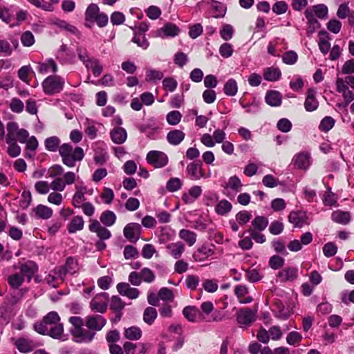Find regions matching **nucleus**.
Returning <instances> with one entry per match:
<instances>
[{
    "label": "nucleus",
    "mask_w": 354,
    "mask_h": 354,
    "mask_svg": "<svg viewBox=\"0 0 354 354\" xmlns=\"http://www.w3.org/2000/svg\"><path fill=\"white\" fill-rule=\"evenodd\" d=\"M158 295L159 299L165 301H173L174 299L172 290L165 287L160 289Z\"/></svg>",
    "instance_id": "864d4df0"
},
{
    "label": "nucleus",
    "mask_w": 354,
    "mask_h": 354,
    "mask_svg": "<svg viewBox=\"0 0 354 354\" xmlns=\"http://www.w3.org/2000/svg\"><path fill=\"white\" fill-rule=\"evenodd\" d=\"M298 59L297 54L293 51L290 50L284 53L282 57L283 62L288 65L294 64L297 62Z\"/></svg>",
    "instance_id": "0e129e2a"
},
{
    "label": "nucleus",
    "mask_w": 354,
    "mask_h": 354,
    "mask_svg": "<svg viewBox=\"0 0 354 354\" xmlns=\"http://www.w3.org/2000/svg\"><path fill=\"white\" fill-rule=\"evenodd\" d=\"M288 221L296 227H301L304 225L308 224L306 213L303 211L291 212L288 216Z\"/></svg>",
    "instance_id": "2eb2a0df"
},
{
    "label": "nucleus",
    "mask_w": 354,
    "mask_h": 354,
    "mask_svg": "<svg viewBox=\"0 0 354 354\" xmlns=\"http://www.w3.org/2000/svg\"><path fill=\"white\" fill-rule=\"evenodd\" d=\"M319 35L321 37L318 44L319 48L324 55H326L328 53L330 48V44L329 42L330 37L326 31H321Z\"/></svg>",
    "instance_id": "2f4dec72"
},
{
    "label": "nucleus",
    "mask_w": 354,
    "mask_h": 354,
    "mask_svg": "<svg viewBox=\"0 0 354 354\" xmlns=\"http://www.w3.org/2000/svg\"><path fill=\"white\" fill-rule=\"evenodd\" d=\"M281 73L278 68L269 67L264 70L263 77L266 80L275 82L280 79Z\"/></svg>",
    "instance_id": "72a5a7b5"
},
{
    "label": "nucleus",
    "mask_w": 354,
    "mask_h": 354,
    "mask_svg": "<svg viewBox=\"0 0 354 354\" xmlns=\"http://www.w3.org/2000/svg\"><path fill=\"white\" fill-rule=\"evenodd\" d=\"M310 10L313 11L314 15H315L321 19H326L328 16V7L325 4L320 3L315 5Z\"/></svg>",
    "instance_id": "79ce46f5"
},
{
    "label": "nucleus",
    "mask_w": 354,
    "mask_h": 354,
    "mask_svg": "<svg viewBox=\"0 0 354 354\" xmlns=\"http://www.w3.org/2000/svg\"><path fill=\"white\" fill-rule=\"evenodd\" d=\"M305 17L308 21V28L307 29V34L308 35H312L315 30L319 28L320 24L318 20L315 18L313 11L309 8L306 9L304 12Z\"/></svg>",
    "instance_id": "6ab92c4d"
},
{
    "label": "nucleus",
    "mask_w": 354,
    "mask_h": 354,
    "mask_svg": "<svg viewBox=\"0 0 354 354\" xmlns=\"http://www.w3.org/2000/svg\"><path fill=\"white\" fill-rule=\"evenodd\" d=\"M21 42L26 47L32 46L35 42L33 34L29 30L23 32L21 35Z\"/></svg>",
    "instance_id": "603ef678"
},
{
    "label": "nucleus",
    "mask_w": 354,
    "mask_h": 354,
    "mask_svg": "<svg viewBox=\"0 0 354 354\" xmlns=\"http://www.w3.org/2000/svg\"><path fill=\"white\" fill-rule=\"evenodd\" d=\"M33 328L39 334L61 342L68 339V335L65 333L64 324L61 322V317L55 311L47 313L41 321L34 324Z\"/></svg>",
    "instance_id": "f257e3e1"
},
{
    "label": "nucleus",
    "mask_w": 354,
    "mask_h": 354,
    "mask_svg": "<svg viewBox=\"0 0 354 354\" xmlns=\"http://www.w3.org/2000/svg\"><path fill=\"white\" fill-rule=\"evenodd\" d=\"M201 193L202 189L200 186H194L187 193L183 195L182 199L185 203H192L201 196Z\"/></svg>",
    "instance_id": "cd10ccee"
},
{
    "label": "nucleus",
    "mask_w": 354,
    "mask_h": 354,
    "mask_svg": "<svg viewBox=\"0 0 354 354\" xmlns=\"http://www.w3.org/2000/svg\"><path fill=\"white\" fill-rule=\"evenodd\" d=\"M232 207V204L228 201L223 199L217 203L215 210L218 214L225 215L231 211Z\"/></svg>",
    "instance_id": "c03bdc74"
},
{
    "label": "nucleus",
    "mask_w": 354,
    "mask_h": 354,
    "mask_svg": "<svg viewBox=\"0 0 354 354\" xmlns=\"http://www.w3.org/2000/svg\"><path fill=\"white\" fill-rule=\"evenodd\" d=\"M183 314L188 321L195 322L200 313L196 307L186 306L183 310Z\"/></svg>",
    "instance_id": "a19ab883"
},
{
    "label": "nucleus",
    "mask_w": 354,
    "mask_h": 354,
    "mask_svg": "<svg viewBox=\"0 0 354 354\" xmlns=\"http://www.w3.org/2000/svg\"><path fill=\"white\" fill-rule=\"evenodd\" d=\"M54 24L56 25L60 29H62L72 35H74L77 37H80V33L78 29L73 25L60 19H56L54 21Z\"/></svg>",
    "instance_id": "473e14b6"
},
{
    "label": "nucleus",
    "mask_w": 354,
    "mask_h": 354,
    "mask_svg": "<svg viewBox=\"0 0 354 354\" xmlns=\"http://www.w3.org/2000/svg\"><path fill=\"white\" fill-rule=\"evenodd\" d=\"M86 67L93 71V75L95 77L99 76L102 71V66L100 64L97 59L92 58L88 59L86 63Z\"/></svg>",
    "instance_id": "de8ad7c7"
},
{
    "label": "nucleus",
    "mask_w": 354,
    "mask_h": 354,
    "mask_svg": "<svg viewBox=\"0 0 354 354\" xmlns=\"http://www.w3.org/2000/svg\"><path fill=\"white\" fill-rule=\"evenodd\" d=\"M9 108L12 112L20 113L24 111V104L21 100L17 97H13L9 103Z\"/></svg>",
    "instance_id": "3c124183"
},
{
    "label": "nucleus",
    "mask_w": 354,
    "mask_h": 354,
    "mask_svg": "<svg viewBox=\"0 0 354 354\" xmlns=\"http://www.w3.org/2000/svg\"><path fill=\"white\" fill-rule=\"evenodd\" d=\"M35 216L39 218L48 219L53 215V209L44 205H38L33 209Z\"/></svg>",
    "instance_id": "c756f323"
},
{
    "label": "nucleus",
    "mask_w": 354,
    "mask_h": 354,
    "mask_svg": "<svg viewBox=\"0 0 354 354\" xmlns=\"http://www.w3.org/2000/svg\"><path fill=\"white\" fill-rule=\"evenodd\" d=\"M99 15V8L96 4L92 3L88 6L86 10L85 16L86 20L89 21H94V19Z\"/></svg>",
    "instance_id": "09e8293b"
},
{
    "label": "nucleus",
    "mask_w": 354,
    "mask_h": 354,
    "mask_svg": "<svg viewBox=\"0 0 354 354\" xmlns=\"http://www.w3.org/2000/svg\"><path fill=\"white\" fill-rule=\"evenodd\" d=\"M255 319V312L249 308L241 309L236 314L237 322L241 325L249 326Z\"/></svg>",
    "instance_id": "f8f14e48"
},
{
    "label": "nucleus",
    "mask_w": 354,
    "mask_h": 354,
    "mask_svg": "<svg viewBox=\"0 0 354 354\" xmlns=\"http://www.w3.org/2000/svg\"><path fill=\"white\" fill-rule=\"evenodd\" d=\"M182 115L178 111H172L167 115V120L169 124L176 125L181 120Z\"/></svg>",
    "instance_id": "e2e57ef3"
},
{
    "label": "nucleus",
    "mask_w": 354,
    "mask_h": 354,
    "mask_svg": "<svg viewBox=\"0 0 354 354\" xmlns=\"http://www.w3.org/2000/svg\"><path fill=\"white\" fill-rule=\"evenodd\" d=\"M19 269L21 275L24 276V277H27L28 281H30L35 273L37 272L38 267L35 263L29 261L21 264Z\"/></svg>",
    "instance_id": "a211bd4d"
},
{
    "label": "nucleus",
    "mask_w": 354,
    "mask_h": 354,
    "mask_svg": "<svg viewBox=\"0 0 354 354\" xmlns=\"http://www.w3.org/2000/svg\"><path fill=\"white\" fill-rule=\"evenodd\" d=\"M243 184L241 180L236 176H231L227 182V187L238 192H240Z\"/></svg>",
    "instance_id": "4d7b16f0"
},
{
    "label": "nucleus",
    "mask_w": 354,
    "mask_h": 354,
    "mask_svg": "<svg viewBox=\"0 0 354 354\" xmlns=\"http://www.w3.org/2000/svg\"><path fill=\"white\" fill-rule=\"evenodd\" d=\"M15 346L21 353H29L36 347V344L32 340L26 338H19L17 339L15 342Z\"/></svg>",
    "instance_id": "393cba45"
},
{
    "label": "nucleus",
    "mask_w": 354,
    "mask_h": 354,
    "mask_svg": "<svg viewBox=\"0 0 354 354\" xmlns=\"http://www.w3.org/2000/svg\"><path fill=\"white\" fill-rule=\"evenodd\" d=\"M185 137L184 132L178 129H174L167 133V140L170 145H178L184 140Z\"/></svg>",
    "instance_id": "bb28decb"
},
{
    "label": "nucleus",
    "mask_w": 354,
    "mask_h": 354,
    "mask_svg": "<svg viewBox=\"0 0 354 354\" xmlns=\"http://www.w3.org/2000/svg\"><path fill=\"white\" fill-rule=\"evenodd\" d=\"M315 91L313 88H309L307 91L304 107L308 112L315 111L318 108L319 102L315 98Z\"/></svg>",
    "instance_id": "f3484780"
},
{
    "label": "nucleus",
    "mask_w": 354,
    "mask_h": 354,
    "mask_svg": "<svg viewBox=\"0 0 354 354\" xmlns=\"http://www.w3.org/2000/svg\"><path fill=\"white\" fill-rule=\"evenodd\" d=\"M186 171L187 176L193 180H198L210 176L209 174H205L203 168V164L201 162H192L188 164Z\"/></svg>",
    "instance_id": "0eeeda50"
},
{
    "label": "nucleus",
    "mask_w": 354,
    "mask_h": 354,
    "mask_svg": "<svg viewBox=\"0 0 354 354\" xmlns=\"http://www.w3.org/2000/svg\"><path fill=\"white\" fill-rule=\"evenodd\" d=\"M214 253V251L213 248L206 245H203L194 253L193 258L196 261L202 262L213 255Z\"/></svg>",
    "instance_id": "aec40b11"
},
{
    "label": "nucleus",
    "mask_w": 354,
    "mask_h": 354,
    "mask_svg": "<svg viewBox=\"0 0 354 354\" xmlns=\"http://www.w3.org/2000/svg\"><path fill=\"white\" fill-rule=\"evenodd\" d=\"M142 330L138 326H131L124 331V336L129 340H138L142 337Z\"/></svg>",
    "instance_id": "e433bc0d"
},
{
    "label": "nucleus",
    "mask_w": 354,
    "mask_h": 354,
    "mask_svg": "<svg viewBox=\"0 0 354 354\" xmlns=\"http://www.w3.org/2000/svg\"><path fill=\"white\" fill-rule=\"evenodd\" d=\"M174 231L169 226L160 227V234L158 235L159 242L160 243H166L174 236Z\"/></svg>",
    "instance_id": "c9c22d12"
},
{
    "label": "nucleus",
    "mask_w": 354,
    "mask_h": 354,
    "mask_svg": "<svg viewBox=\"0 0 354 354\" xmlns=\"http://www.w3.org/2000/svg\"><path fill=\"white\" fill-rule=\"evenodd\" d=\"M118 292L130 299H136L140 295V291L136 288L131 287L128 283H119L117 285Z\"/></svg>",
    "instance_id": "4468645a"
},
{
    "label": "nucleus",
    "mask_w": 354,
    "mask_h": 354,
    "mask_svg": "<svg viewBox=\"0 0 354 354\" xmlns=\"http://www.w3.org/2000/svg\"><path fill=\"white\" fill-rule=\"evenodd\" d=\"M64 80L59 75H50L41 83L44 92L46 95H53L60 93L64 86Z\"/></svg>",
    "instance_id": "20e7f679"
},
{
    "label": "nucleus",
    "mask_w": 354,
    "mask_h": 354,
    "mask_svg": "<svg viewBox=\"0 0 354 354\" xmlns=\"http://www.w3.org/2000/svg\"><path fill=\"white\" fill-rule=\"evenodd\" d=\"M168 253L174 259H179L185 251V245L181 242L168 244L166 246Z\"/></svg>",
    "instance_id": "5701e85b"
},
{
    "label": "nucleus",
    "mask_w": 354,
    "mask_h": 354,
    "mask_svg": "<svg viewBox=\"0 0 354 354\" xmlns=\"http://www.w3.org/2000/svg\"><path fill=\"white\" fill-rule=\"evenodd\" d=\"M111 140L118 145L124 143L127 138V133L122 127H115L110 133Z\"/></svg>",
    "instance_id": "412c9836"
},
{
    "label": "nucleus",
    "mask_w": 354,
    "mask_h": 354,
    "mask_svg": "<svg viewBox=\"0 0 354 354\" xmlns=\"http://www.w3.org/2000/svg\"><path fill=\"white\" fill-rule=\"evenodd\" d=\"M335 122V121L332 117L326 116L322 120L319 124V129L322 131L327 132L333 127Z\"/></svg>",
    "instance_id": "6e6d98bb"
},
{
    "label": "nucleus",
    "mask_w": 354,
    "mask_h": 354,
    "mask_svg": "<svg viewBox=\"0 0 354 354\" xmlns=\"http://www.w3.org/2000/svg\"><path fill=\"white\" fill-rule=\"evenodd\" d=\"M84 220L82 216H75L71 222L68 224L67 228L69 233H75L77 231L81 230L84 227Z\"/></svg>",
    "instance_id": "f704fd0d"
},
{
    "label": "nucleus",
    "mask_w": 354,
    "mask_h": 354,
    "mask_svg": "<svg viewBox=\"0 0 354 354\" xmlns=\"http://www.w3.org/2000/svg\"><path fill=\"white\" fill-rule=\"evenodd\" d=\"M64 266L68 274H74L78 270L77 261L72 257L67 259L66 264Z\"/></svg>",
    "instance_id": "69168bd1"
},
{
    "label": "nucleus",
    "mask_w": 354,
    "mask_h": 354,
    "mask_svg": "<svg viewBox=\"0 0 354 354\" xmlns=\"http://www.w3.org/2000/svg\"><path fill=\"white\" fill-rule=\"evenodd\" d=\"M109 301L107 293L101 292L94 297L90 302L92 310L103 313L106 310Z\"/></svg>",
    "instance_id": "1a4fd4ad"
},
{
    "label": "nucleus",
    "mask_w": 354,
    "mask_h": 354,
    "mask_svg": "<svg viewBox=\"0 0 354 354\" xmlns=\"http://www.w3.org/2000/svg\"><path fill=\"white\" fill-rule=\"evenodd\" d=\"M76 180V174L73 171H68L63 177L55 178L50 183V188L53 191L63 192L66 185H72Z\"/></svg>",
    "instance_id": "423d86ee"
},
{
    "label": "nucleus",
    "mask_w": 354,
    "mask_h": 354,
    "mask_svg": "<svg viewBox=\"0 0 354 354\" xmlns=\"http://www.w3.org/2000/svg\"><path fill=\"white\" fill-rule=\"evenodd\" d=\"M6 142L12 141L24 143L29 133L24 129H20L15 122H9L6 125Z\"/></svg>",
    "instance_id": "39448f33"
},
{
    "label": "nucleus",
    "mask_w": 354,
    "mask_h": 354,
    "mask_svg": "<svg viewBox=\"0 0 354 354\" xmlns=\"http://www.w3.org/2000/svg\"><path fill=\"white\" fill-rule=\"evenodd\" d=\"M100 219L104 225L109 227L115 223L116 216L113 212L108 210L101 214Z\"/></svg>",
    "instance_id": "49530a36"
},
{
    "label": "nucleus",
    "mask_w": 354,
    "mask_h": 354,
    "mask_svg": "<svg viewBox=\"0 0 354 354\" xmlns=\"http://www.w3.org/2000/svg\"><path fill=\"white\" fill-rule=\"evenodd\" d=\"M69 323L72 325L70 333L73 340L79 344H88L91 342L95 337V333L87 331L83 328L84 321L78 316H72L68 319Z\"/></svg>",
    "instance_id": "f03ea898"
},
{
    "label": "nucleus",
    "mask_w": 354,
    "mask_h": 354,
    "mask_svg": "<svg viewBox=\"0 0 354 354\" xmlns=\"http://www.w3.org/2000/svg\"><path fill=\"white\" fill-rule=\"evenodd\" d=\"M183 183L178 178H171L167 183V189L171 192L179 190L182 187Z\"/></svg>",
    "instance_id": "bf43d9fd"
},
{
    "label": "nucleus",
    "mask_w": 354,
    "mask_h": 354,
    "mask_svg": "<svg viewBox=\"0 0 354 354\" xmlns=\"http://www.w3.org/2000/svg\"><path fill=\"white\" fill-rule=\"evenodd\" d=\"M326 27L329 31L334 34H337L339 32L342 28V23L336 19H333L329 20V21L326 24Z\"/></svg>",
    "instance_id": "338daca9"
},
{
    "label": "nucleus",
    "mask_w": 354,
    "mask_h": 354,
    "mask_svg": "<svg viewBox=\"0 0 354 354\" xmlns=\"http://www.w3.org/2000/svg\"><path fill=\"white\" fill-rule=\"evenodd\" d=\"M336 91L342 94L346 105H348L353 100H354V92L349 89L347 84H345L344 80L337 77L335 82Z\"/></svg>",
    "instance_id": "9d476101"
},
{
    "label": "nucleus",
    "mask_w": 354,
    "mask_h": 354,
    "mask_svg": "<svg viewBox=\"0 0 354 354\" xmlns=\"http://www.w3.org/2000/svg\"><path fill=\"white\" fill-rule=\"evenodd\" d=\"M60 143L59 139L56 136L48 138L45 140V147L50 151H55Z\"/></svg>",
    "instance_id": "5fc2aeb1"
},
{
    "label": "nucleus",
    "mask_w": 354,
    "mask_h": 354,
    "mask_svg": "<svg viewBox=\"0 0 354 354\" xmlns=\"http://www.w3.org/2000/svg\"><path fill=\"white\" fill-rule=\"evenodd\" d=\"M323 203L326 206H335L337 205V197L331 192L330 188L328 189V191L325 193Z\"/></svg>",
    "instance_id": "052dcab7"
},
{
    "label": "nucleus",
    "mask_w": 354,
    "mask_h": 354,
    "mask_svg": "<svg viewBox=\"0 0 354 354\" xmlns=\"http://www.w3.org/2000/svg\"><path fill=\"white\" fill-rule=\"evenodd\" d=\"M223 91L228 96H234L238 91V86L235 80L230 79L224 85Z\"/></svg>",
    "instance_id": "37998d69"
},
{
    "label": "nucleus",
    "mask_w": 354,
    "mask_h": 354,
    "mask_svg": "<svg viewBox=\"0 0 354 354\" xmlns=\"http://www.w3.org/2000/svg\"><path fill=\"white\" fill-rule=\"evenodd\" d=\"M106 320L100 315H89L85 319V325L88 329L87 331H92L95 333L101 330L106 325Z\"/></svg>",
    "instance_id": "6e6552de"
},
{
    "label": "nucleus",
    "mask_w": 354,
    "mask_h": 354,
    "mask_svg": "<svg viewBox=\"0 0 354 354\" xmlns=\"http://www.w3.org/2000/svg\"><path fill=\"white\" fill-rule=\"evenodd\" d=\"M7 144L8 145L7 152L10 156L15 158L20 155L21 149L17 142L12 141Z\"/></svg>",
    "instance_id": "680f3d73"
},
{
    "label": "nucleus",
    "mask_w": 354,
    "mask_h": 354,
    "mask_svg": "<svg viewBox=\"0 0 354 354\" xmlns=\"http://www.w3.org/2000/svg\"><path fill=\"white\" fill-rule=\"evenodd\" d=\"M57 69V65L53 59H48L45 62L39 63L37 66L39 73L41 74L55 73Z\"/></svg>",
    "instance_id": "4be33fe9"
},
{
    "label": "nucleus",
    "mask_w": 354,
    "mask_h": 354,
    "mask_svg": "<svg viewBox=\"0 0 354 354\" xmlns=\"http://www.w3.org/2000/svg\"><path fill=\"white\" fill-rule=\"evenodd\" d=\"M180 32L178 27L172 23H167L163 27L156 30V37L161 38L174 37Z\"/></svg>",
    "instance_id": "dca6fc26"
},
{
    "label": "nucleus",
    "mask_w": 354,
    "mask_h": 354,
    "mask_svg": "<svg viewBox=\"0 0 354 354\" xmlns=\"http://www.w3.org/2000/svg\"><path fill=\"white\" fill-rule=\"evenodd\" d=\"M268 225V220L264 216H258L252 221V227L250 229H255L256 231L261 232L264 230Z\"/></svg>",
    "instance_id": "ea45409f"
},
{
    "label": "nucleus",
    "mask_w": 354,
    "mask_h": 354,
    "mask_svg": "<svg viewBox=\"0 0 354 354\" xmlns=\"http://www.w3.org/2000/svg\"><path fill=\"white\" fill-rule=\"evenodd\" d=\"M179 237L187 242L189 246L193 245L196 241V234L185 229H183L179 232Z\"/></svg>",
    "instance_id": "58836bf2"
},
{
    "label": "nucleus",
    "mask_w": 354,
    "mask_h": 354,
    "mask_svg": "<svg viewBox=\"0 0 354 354\" xmlns=\"http://www.w3.org/2000/svg\"><path fill=\"white\" fill-rule=\"evenodd\" d=\"M209 3L214 12V17L219 18L224 17L226 12V7L222 3L212 0Z\"/></svg>",
    "instance_id": "4c0bfd02"
},
{
    "label": "nucleus",
    "mask_w": 354,
    "mask_h": 354,
    "mask_svg": "<svg viewBox=\"0 0 354 354\" xmlns=\"http://www.w3.org/2000/svg\"><path fill=\"white\" fill-rule=\"evenodd\" d=\"M177 86V81L172 77H166L162 80V88L166 91L174 92Z\"/></svg>",
    "instance_id": "8fccbe9b"
},
{
    "label": "nucleus",
    "mask_w": 354,
    "mask_h": 354,
    "mask_svg": "<svg viewBox=\"0 0 354 354\" xmlns=\"http://www.w3.org/2000/svg\"><path fill=\"white\" fill-rule=\"evenodd\" d=\"M59 154L64 165L69 167H73L76 161H80L84 158V151L81 147L73 149L69 144H63L59 149Z\"/></svg>",
    "instance_id": "7ed1b4c3"
},
{
    "label": "nucleus",
    "mask_w": 354,
    "mask_h": 354,
    "mask_svg": "<svg viewBox=\"0 0 354 354\" xmlns=\"http://www.w3.org/2000/svg\"><path fill=\"white\" fill-rule=\"evenodd\" d=\"M266 102L271 106H279L281 104V95L277 91H269L265 97Z\"/></svg>",
    "instance_id": "a878e982"
},
{
    "label": "nucleus",
    "mask_w": 354,
    "mask_h": 354,
    "mask_svg": "<svg viewBox=\"0 0 354 354\" xmlns=\"http://www.w3.org/2000/svg\"><path fill=\"white\" fill-rule=\"evenodd\" d=\"M141 232V226L138 223H131L127 224L124 228V236L131 242H136L139 238Z\"/></svg>",
    "instance_id": "9b49d317"
},
{
    "label": "nucleus",
    "mask_w": 354,
    "mask_h": 354,
    "mask_svg": "<svg viewBox=\"0 0 354 354\" xmlns=\"http://www.w3.org/2000/svg\"><path fill=\"white\" fill-rule=\"evenodd\" d=\"M8 284L15 289L19 288L24 281V277L21 274L15 273L8 277Z\"/></svg>",
    "instance_id": "a18cd8bd"
},
{
    "label": "nucleus",
    "mask_w": 354,
    "mask_h": 354,
    "mask_svg": "<svg viewBox=\"0 0 354 354\" xmlns=\"http://www.w3.org/2000/svg\"><path fill=\"white\" fill-rule=\"evenodd\" d=\"M75 188V192L72 198V204L75 207L80 208L86 201L85 195L88 192V189L82 183L77 184Z\"/></svg>",
    "instance_id": "ddd939ff"
},
{
    "label": "nucleus",
    "mask_w": 354,
    "mask_h": 354,
    "mask_svg": "<svg viewBox=\"0 0 354 354\" xmlns=\"http://www.w3.org/2000/svg\"><path fill=\"white\" fill-rule=\"evenodd\" d=\"M277 277L281 282L294 281L297 277V269L295 268H287L279 272Z\"/></svg>",
    "instance_id": "b1692460"
},
{
    "label": "nucleus",
    "mask_w": 354,
    "mask_h": 354,
    "mask_svg": "<svg viewBox=\"0 0 354 354\" xmlns=\"http://www.w3.org/2000/svg\"><path fill=\"white\" fill-rule=\"evenodd\" d=\"M331 218L335 223L346 225L351 221V215L349 212L337 210L332 213Z\"/></svg>",
    "instance_id": "c85d7f7f"
},
{
    "label": "nucleus",
    "mask_w": 354,
    "mask_h": 354,
    "mask_svg": "<svg viewBox=\"0 0 354 354\" xmlns=\"http://www.w3.org/2000/svg\"><path fill=\"white\" fill-rule=\"evenodd\" d=\"M293 163L299 169H306L309 165V156L307 153H300L293 158Z\"/></svg>",
    "instance_id": "7c9ffc66"
},
{
    "label": "nucleus",
    "mask_w": 354,
    "mask_h": 354,
    "mask_svg": "<svg viewBox=\"0 0 354 354\" xmlns=\"http://www.w3.org/2000/svg\"><path fill=\"white\" fill-rule=\"evenodd\" d=\"M132 41L143 49L149 46V43L142 32H136Z\"/></svg>",
    "instance_id": "13d9d810"
},
{
    "label": "nucleus",
    "mask_w": 354,
    "mask_h": 354,
    "mask_svg": "<svg viewBox=\"0 0 354 354\" xmlns=\"http://www.w3.org/2000/svg\"><path fill=\"white\" fill-rule=\"evenodd\" d=\"M203 287L208 292H214L218 290V286L216 280L205 279L203 283Z\"/></svg>",
    "instance_id": "774afa93"
}]
</instances>
